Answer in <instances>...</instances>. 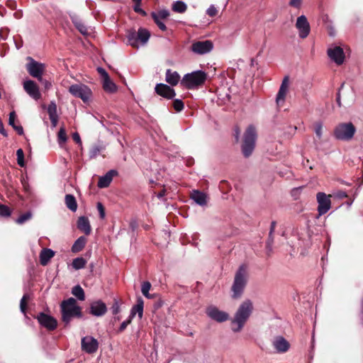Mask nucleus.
Masks as SVG:
<instances>
[{"label":"nucleus","mask_w":363,"mask_h":363,"mask_svg":"<svg viewBox=\"0 0 363 363\" xmlns=\"http://www.w3.org/2000/svg\"><path fill=\"white\" fill-rule=\"evenodd\" d=\"M103 88L104 91L110 93H113L117 90L116 85L111 79L108 74L104 72V79L103 80Z\"/></svg>","instance_id":"obj_26"},{"label":"nucleus","mask_w":363,"mask_h":363,"mask_svg":"<svg viewBox=\"0 0 363 363\" xmlns=\"http://www.w3.org/2000/svg\"><path fill=\"white\" fill-rule=\"evenodd\" d=\"M66 206L72 211L75 212L77 209V203L75 197L72 194H66L65 198Z\"/></svg>","instance_id":"obj_31"},{"label":"nucleus","mask_w":363,"mask_h":363,"mask_svg":"<svg viewBox=\"0 0 363 363\" xmlns=\"http://www.w3.org/2000/svg\"><path fill=\"white\" fill-rule=\"evenodd\" d=\"M86 260L83 257H77L73 259L72 266L74 269H80L85 267Z\"/></svg>","instance_id":"obj_37"},{"label":"nucleus","mask_w":363,"mask_h":363,"mask_svg":"<svg viewBox=\"0 0 363 363\" xmlns=\"http://www.w3.org/2000/svg\"><path fill=\"white\" fill-rule=\"evenodd\" d=\"M323 125L321 123L318 122L315 124V133L316 136L320 139L322 137Z\"/></svg>","instance_id":"obj_47"},{"label":"nucleus","mask_w":363,"mask_h":363,"mask_svg":"<svg viewBox=\"0 0 363 363\" xmlns=\"http://www.w3.org/2000/svg\"><path fill=\"white\" fill-rule=\"evenodd\" d=\"M97 209L99 211L100 218L102 219L104 218H105V208L101 203H100V202L97 203Z\"/></svg>","instance_id":"obj_51"},{"label":"nucleus","mask_w":363,"mask_h":363,"mask_svg":"<svg viewBox=\"0 0 363 363\" xmlns=\"http://www.w3.org/2000/svg\"><path fill=\"white\" fill-rule=\"evenodd\" d=\"M302 3V0H290L289 5L292 7L298 9Z\"/></svg>","instance_id":"obj_54"},{"label":"nucleus","mask_w":363,"mask_h":363,"mask_svg":"<svg viewBox=\"0 0 363 363\" xmlns=\"http://www.w3.org/2000/svg\"><path fill=\"white\" fill-rule=\"evenodd\" d=\"M75 28L84 35H88V29L86 26L84 25V23L79 20V19H74L72 21Z\"/></svg>","instance_id":"obj_36"},{"label":"nucleus","mask_w":363,"mask_h":363,"mask_svg":"<svg viewBox=\"0 0 363 363\" xmlns=\"http://www.w3.org/2000/svg\"><path fill=\"white\" fill-rule=\"evenodd\" d=\"M131 321H132V319H130V317L129 316V318L128 320L123 321L121 324V325H120V327H119V328L118 330V333H121L123 332L126 329L127 326L129 324H130Z\"/></svg>","instance_id":"obj_48"},{"label":"nucleus","mask_w":363,"mask_h":363,"mask_svg":"<svg viewBox=\"0 0 363 363\" xmlns=\"http://www.w3.org/2000/svg\"><path fill=\"white\" fill-rule=\"evenodd\" d=\"M273 242H274V235L272 234V237H270V232H269V238H268V240L267 241V247L268 249L271 250V247H272Z\"/></svg>","instance_id":"obj_55"},{"label":"nucleus","mask_w":363,"mask_h":363,"mask_svg":"<svg viewBox=\"0 0 363 363\" xmlns=\"http://www.w3.org/2000/svg\"><path fill=\"white\" fill-rule=\"evenodd\" d=\"M191 199L200 206L206 204V195L199 190L193 191Z\"/></svg>","instance_id":"obj_28"},{"label":"nucleus","mask_w":363,"mask_h":363,"mask_svg":"<svg viewBox=\"0 0 363 363\" xmlns=\"http://www.w3.org/2000/svg\"><path fill=\"white\" fill-rule=\"evenodd\" d=\"M11 210L10 208L4 204L0 203V216L4 218H8L11 214Z\"/></svg>","instance_id":"obj_39"},{"label":"nucleus","mask_w":363,"mask_h":363,"mask_svg":"<svg viewBox=\"0 0 363 363\" xmlns=\"http://www.w3.org/2000/svg\"><path fill=\"white\" fill-rule=\"evenodd\" d=\"M72 294L79 301H84L85 299L84 291L79 285L74 286L72 288Z\"/></svg>","instance_id":"obj_34"},{"label":"nucleus","mask_w":363,"mask_h":363,"mask_svg":"<svg viewBox=\"0 0 363 363\" xmlns=\"http://www.w3.org/2000/svg\"><path fill=\"white\" fill-rule=\"evenodd\" d=\"M16 118V114L14 111L9 113V124L13 127V128L17 132L19 135L23 134V128L21 125H16L15 120Z\"/></svg>","instance_id":"obj_30"},{"label":"nucleus","mask_w":363,"mask_h":363,"mask_svg":"<svg viewBox=\"0 0 363 363\" xmlns=\"http://www.w3.org/2000/svg\"><path fill=\"white\" fill-rule=\"evenodd\" d=\"M126 38L128 44L133 48H139V30L138 32L134 29H130L126 31Z\"/></svg>","instance_id":"obj_21"},{"label":"nucleus","mask_w":363,"mask_h":363,"mask_svg":"<svg viewBox=\"0 0 363 363\" xmlns=\"http://www.w3.org/2000/svg\"><path fill=\"white\" fill-rule=\"evenodd\" d=\"M99 342L92 336H86L82 339V349L88 354H93L97 351Z\"/></svg>","instance_id":"obj_12"},{"label":"nucleus","mask_w":363,"mask_h":363,"mask_svg":"<svg viewBox=\"0 0 363 363\" xmlns=\"http://www.w3.org/2000/svg\"><path fill=\"white\" fill-rule=\"evenodd\" d=\"M72 138L74 142L77 143H81V138L78 133H74L72 135Z\"/></svg>","instance_id":"obj_57"},{"label":"nucleus","mask_w":363,"mask_h":363,"mask_svg":"<svg viewBox=\"0 0 363 363\" xmlns=\"http://www.w3.org/2000/svg\"><path fill=\"white\" fill-rule=\"evenodd\" d=\"M360 316H361L362 323L363 324V296L362 297L361 301H360Z\"/></svg>","instance_id":"obj_60"},{"label":"nucleus","mask_w":363,"mask_h":363,"mask_svg":"<svg viewBox=\"0 0 363 363\" xmlns=\"http://www.w3.org/2000/svg\"><path fill=\"white\" fill-rule=\"evenodd\" d=\"M253 309L251 300L246 299L241 303L231 320V328L233 332H240L243 328Z\"/></svg>","instance_id":"obj_1"},{"label":"nucleus","mask_w":363,"mask_h":363,"mask_svg":"<svg viewBox=\"0 0 363 363\" xmlns=\"http://www.w3.org/2000/svg\"><path fill=\"white\" fill-rule=\"evenodd\" d=\"M186 4L181 1H177L174 2L172 5V10L177 13H183L186 11Z\"/></svg>","instance_id":"obj_35"},{"label":"nucleus","mask_w":363,"mask_h":363,"mask_svg":"<svg viewBox=\"0 0 363 363\" xmlns=\"http://www.w3.org/2000/svg\"><path fill=\"white\" fill-rule=\"evenodd\" d=\"M25 91L34 99L38 100L40 98L41 94L35 82L32 80L26 81L23 84Z\"/></svg>","instance_id":"obj_19"},{"label":"nucleus","mask_w":363,"mask_h":363,"mask_svg":"<svg viewBox=\"0 0 363 363\" xmlns=\"http://www.w3.org/2000/svg\"><path fill=\"white\" fill-rule=\"evenodd\" d=\"M29 299V296L28 294H24L21 300L20 303V308L21 311L26 313V309H27V302Z\"/></svg>","instance_id":"obj_44"},{"label":"nucleus","mask_w":363,"mask_h":363,"mask_svg":"<svg viewBox=\"0 0 363 363\" xmlns=\"http://www.w3.org/2000/svg\"><path fill=\"white\" fill-rule=\"evenodd\" d=\"M180 80V75L176 71L168 69L165 74V81L171 86H176Z\"/></svg>","instance_id":"obj_24"},{"label":"nucleus","mask_w":363,"mask_h":363,"mask_svg":"<svg viewBox=\"0 0 363 363\" xmlns=\"http://www.w3.org/2000/svg\"><path fill=\"white\" fill-rule=\"evenodd\" d=\"M206 13L211 17L216 16L218 13V10L214 6H211L206 11Z\"/></svg>","instance_id":"obj_52"},{"label":"nucleus","mask_w":363,"mask_h":363,"mask_svg":"<svg viewBox=\"0 0 363 363\" xmlns=\"http://www.w3.org/2000/svg\"><path fill=\"white\" fill-rule=\"evenodd\" d=\"M87 239L84 236H80L73 244L72 247V252L77 253L82 251L85 247Z\"/></svg>","instance_id":"obj_29"},{"label":"nucleus","mask_w":363,"mask_h":363,"mask_svg":"<svg viewBox=\"0 0 363 363\" xmlns=\"http://www.w3.org/2000/svg\"><path fill=\"white\" fill-rule=\"evenodd\" d=\"M141 4H135V5L133 7V10L135 12L142 15L143 16H145L147 15V13L140 8Z\"/></svg>","instance_id":"obj_50"},{"label":"nucleus","mask_w":363,"mask_h":363,"mask_svg":"<svg viewBox=\"0 0 363 363\" xmlns=\"http://www.w3.org/2000/svg\"><path fill=\"white\" fill-rule=\"evenodd\" d=\"M143 306H144V302L141 297H139L137 300V303L135 306H134L130 312V319H133V318L135 315L136 313H138V317L140 318H143Z\"/></svg>","instance_id":"obj_27"},{"label":"nucleus","mask_w":363,"mask_h":363,"mask_svg":"<svg viewBox=\"0 0 363 363\" xmlns=\"http://www.w3.org/2000/svg\"><path fill=\"white\" fill-rule=\"evenodd\" d=\"M48 113L50 117L57 116V105L55 102L51 101L50 104L48 105Z\"/></svg>","instance_id":"obj_41"},{"label":"nucleus","mask_w":363,"mask_h":363,"mask_svg":"<svg viewBox=\"0 0 363 363\" xmlns=\"http://www.w3.org/2000/svg\"><path fill=\"white\" fill-rule=\"evenodd\" d=\"M0 133L2 134L4 137L8 136L7 132L4 129V124H3L2 121H0Z\"/></svg>","instance_id":"obj_56"},{"label":"nucleus","mask_w":363,"mask_h":363,"mask_svg":"<svg viewBox=\"0 0 363 363\" xmlns=\"http://www.w3.org/2000/svg\"><path fill=\"white\" fill-rule=\"evenodd\" d=\"M356 132V128L352 123L338 124L333 130L334 137L340 140H350Z\"/></svg>","instance_id":"obj_6"},{"label":"nucleus","mask_w":363,"mask_h":363,"mask_svg":"<svg viewBox=\"0 0 363 363\" xmlns=\"http://www.w3.org/2000/svg\"><path fill=\"white\" fill-rule=\"evenodd\" d=\"M62 320L65 325H68L74 318L82 317V308L77 305L74 298H69L62 301L60 304Z\"/></svg>","instance_id":"obj_3"},{"label":"nucleus","mask_w":363,"mask_h":363,"mask_svg":"<svg viewBox=\"0 0 363 363\" xmlns=\"http://www.w3.org/2000/svg\"><path fill=\"white\" fill-rule=\"evenodd\" d=\"M248 279V267L245 264H242L235 273L233 283L231 286L232 298L238 299L242 296Z\"/></svg>","instance_id":"obj_2"},{"label":"nucleus","mask_w":363,"mask_h":363,"mask_svg":"<svg viewBox=\"0 0 363 363\" xmlns=\"http://www.w3.org/2000/svg\"><path fill=\"white\" fill-rule=\"evenodd\" d=\"M77 228L85 235H89L91 233V228L88 218L81 216L77 220Z\"/></svg>","instance_id":"obj_23"},{"label":"nucleus","mask_w":363,"mask_h":363,"mask_svg":"<svg viewBox=\"0 0 363 363\" xmlns=\"http://www.w3.org/2000/svg\"><path fill=\"white\" fill-rule=\"evenodd\" d=\"M111 310L113 315H116L120 312L119 303L116 299H114L113 303L111 307Z\"/></svg>","instance_id":"obj_49"},{"label":"nucleus","mask_w":363,"mask_h":363,"mask_svg":"<svg viewBox=\"0 0 363 363\" xmlns=\"http://www.w3.org/2000/svg\"><path fill=\"white\" fill-rule=\"evenodd\" d=\"M328 57L334 61L337 65H340L344 62L345 53L343 49L340 46H335L328 49Z\"/></svg>","instance_id":"obj_15"},{"label":"nucleus","mask_w":363,"mask_h":363,"mask_svg":"<svg viewBox=\"0 0 363 363\" xmlns=\"http://www.w3.org/2000/svg\"><path fill=\"white\" fill-rule=\"evenodd\" d=\"M256 140V129L254 125H250L244 133L241 145L242 153L245 157L247 158L252 155L255 147Z\"/></svg>","instance_id":"obj_4"},{"label":"nucleus","mask_w":363,"mask_h":363,"mask_svg":"<svg viewBox=\"0 0 363 363\" xmlns=\"http://www.w3.org/2000/svg\"><path fill=\"white\" fill-rule=\"evenodd\" d=\"M296 27L298 30L299 37L301 38L304 39L309 35L311 28L305 16L302 15L298 17L296 23Z\"/></svg>","instance_id":"obj_14"},{"label":"nucleus","mask_w":363,"mask_h":363,"mask_svg":"<svg viewBox=\"0 0 363 363\" xmlns=\"http://www.w3.org/2000/svg\"><path fill=\"white\" fill-rule=\"evenodd\" d=\"M331 195H327L323 192H318L316 195L318 212L320 216L325 214L331 207Z\"/></svg>","instance_id":"obj_9"},{"label":"nucleus","mask_w":363,"mask_h":363,"mask_svg":"<svg viewBox=\"0 0 363 363\" xmlns=\"http://www.w3.org/2000/svg\"><path fill=\"white\" fill-rule=\"evenodd\" d=\"M118 174V172L116 170L111 169L108 171L104 176L101 177L98 182V186L99 188H106L108 187L113 177Z\"/></svg>","instance_id":"obj_22"},{"label":"nucleus","mask_w":363,"mask_h":363,"mask_svg":"<svg viewBox=\"0 0 363 363\" xmlns=\"http://www.w3.org/2000/svg\"><path fill=\"white\" fill-rule=\"evenodd\" d=\"M235 141L238 142L239 140V135H240V129L238 128H236L235 130Z\"/></svg>","instance_id":"obj_62"},{"label":"nucleus","mask_w":363,"mask_h":363,"mask_svg":"<svg viewBox=\"0 0 363 363\" xmlns=\"http://www.w3.org/2000/svg\"><path fill=\"white\" fill-rule=\"evenodd\" d=\"M162 305H163V301L160 298H157L156 301H155V302L153 303L154 311L158 310L159 308H160L162 307Z\"/></svg>","instance_id":"obj_53"},{"label":"nucleus","mask_w":363,"mask_h":363,"mask_svg":"<svg viewBox=\"0 0 363 363\" xmlns=\"http://www.w3.org/2000/svg\"><path fill=\"white\" fill-rule=\"evenodd\" d=\"M57 136H58V140L60 143H65L67 141V133H66V130L64 128H60V129L58 132Z\"/></svg>","instance_id":"obj_46"},{"label":"nucleus","mask_w":363,"mask_h":363,"mask_svg":"<svg viewBox=\"0 0 363 363\" xmlns=\"http://www.w3.org/2000/svg\"><path fill=\"white\" fill-rule=\"evenodd\" d=\"M155 90L158 95L167 99H172L176 95L174 89L165 84H157Z\"/></svg>","instance_id":"obj_17"},{"label":"nucleus","mask_w":363,"mask_h":363,"mask_svg":"<svg viewBox=\"0 0 363 363\" xmlns=\"http://www.w3.org/2000/svg\"><path fill=\"white\" fill-rule=\"evenodd\" d=\"M172 106L177 112H180L184 107V102L181 99H174L172 102Z\"/></svg>","instance_id":"obj_42"},{"label":"nucleus","mask_w":363,"mask_h":363,"mask_svg":"<svg viewBox=\"0 0 363 363\" xmlns=\"http://www.w3.org/2000/svg\"><path fill=\"white\" fill-rule=\"evenodd\" d=\"M100 150L99 147H94L92 150V155L94 156H96L99 152Z\"/></svg>","instance_id":"obj_63"},{"label":"nucleus","mask_w":363,"mask_h":363,"mask_svg":"<svg viewBox=\"0 0 363 363\" xmlns=\"http://www.w3.org/2000/svg\"><path fill=\"white\" fill-rule=\"evenodd\" d=\"M276 226H277V222L274 220L272 221L271 223L270 230H269L270 237H272V235L274 233Z\"/></svg>","instance_id":"obj_59"},{"label":"nucleus","mask_w":363,"mask_h":363,"mask_svg":"<svg viewBox=\"0 0 363 363\" xmlns=\"http://www.w3.org/2000/svg\"><path fill=\"white\" fill-rule=\"evenodd\" d=\"M50 119L52 125L53 127H55L57 125V122H58V116H53V117H50Z\"/></svg>","instance_id":"obj_58"},{"label":"nucleus","mask_w":363,"mask_h":363,"mask_svg":"<svg viewBox=\"0 0 363 363\" xmlns=\"http://www.w3.org/2000/svg\"><path fill=\"white\" fill-rule=\"evenodd\" d=\"M207 315L212 320L218 323H223L229 319V314L225 311H220L216 306H209L206 309Z\"/></svg>","instance_id":"obj_11"},{"label":"nucleus","mask_w":363,"mask_h":363,"mask_svg":"<svg viewBox=\"0 0 363 363\" xmlns=\"http://www.w3.org/2000/svg\"><path fill=\"white\" fill-rule=\"evenodd\" d=\"M151 289V284L149 281H144L141 286V292L144 296L147 298H155L157 295L155 294H150L149 293L150 289Z\"/></svg>","instance_id":"obj_32"},{"label":"nucleus","mask_w":363,"mask_h":363,"mask_svg":"<svg viewBox=\"0 0 363 363\" xmlns=\"http://www.w3.org/2000/svg\"><path fill=\"white\" fill-rule=\"evenodd\" d=\"M106 305L101 300L94 301L90 304L89 313L94 316H103L106 313Z\"/></svg>","instance_id":"obj_16"},{"label":"nucleus","mask_w":363,"mask_h":363,"mask_svg":"<svg viewBox=\"0 0 363 363\" xmlns=\"http://www.w3.org/2000/svg\"><path fill=\"white\" fill-rule=\"evenodd\" d=\"M16 155H17V163L18 164L23 167L26 165L25 160H24V153L22 149H18L16 151Z\"/></svg>","instance_id":"obj_40"},{"label":"nucleus","mask_w":363,"mask_h":363,"mask_svg":"<svg viewBox=\"0 0 363 363\" xmlns=\"http://www.w3.org/2000/svg\"><path fill=\"white\" fill-rule=\"evenodd\" d=\"M151 14H155L157 19L164 20L169 16V12L167 10H160L157 13L152 12Z\"/></svg>","instance_id":"obj_43"},{"label":"nucleus","mask_w":363,"mask_h":363,"mask_svg":"<svg viewBox=\"0 0 363 363\" xmlns=\"http://www.w3.org/2000/svg\"><path fill=\"white\" fill-rule=\"evenodd\" d=\"M28 60L30 61L26 65V69L30 76L36 78L40 82H43V74L45 71V65L34 60L32 57H28Z\"/></svg>","instance_id":"obj_8"},{"label":"nucleus","mask_w":363,"mask_h":363,"mask_svg":"<svg viewBox=\"0 0 363 363\" xmlns=\"http://www.w3.org/2000/svg\"><path fill=\"white\" fill-rule=\"evenodd\" d=\"M55 256V252L49 248H44L40 253V262L43 266L48 264L49 261Z\"/></svg>","instance_id":"obj_25"},{"label":"nucleus","mask_w":363,"mask_h":363,"mask_svg":"<svg viewBox=\"0 0 363 363\" xmlns=\"http://www.w3.org/2000/svg\"><path fill=\"white\" fill-rule=\"evenodd\" d=\"M213 43L211 40L197 41L191 45V50L199 55L209 52L213 49Z\"/></svg>","instance_id":"obj_13"},{"label":"nucleus","mask_w":363,"mask_h":363,"mask_svg":"<svg viewBox=\"0 0 363 363\" xmlns=\"http://www.w3.org/2000/svg\"><path fill=\"white\" fill-rule=\"evenodd\" d=\"M139 30V40L141 45H145L150 38V33L145 28H140Z\"/></svg>","instance_id":"obj_33"},{"label":"nucleus","mask_w":363,"mask_h":363,"mask_svg":"<svg viewBox=\"0 0 363 363\" xmlns=\"http://www.w3.org/2000/svg\"><path fill=\"white\" fill-rule=\"evenodd\" d=\"M37 319L39 323L48 330H54L57 328V320L50 315L42 312L38 315Z\"/></svg>","instance_id":"obj_10"},{"label":"nucleus","mask_w":363,"mask_h":363,"mask_svg":"<svg viewBox=\"0 0 363 363\" xmlns=\"http://www.w3.org/2000/svg\"><path fill=\"white\" fill-rule=\"evenodd\" d=\"M69 91L72 96L80 98L84 102L88 101L92 94L91 89L83 84L71 85Z\"/></svg>","instance_id":"obj_7"},{"label":"nucleus","mask_w":363,"mask_h":363,"mask_svg":"<svg viewBox=\"0 0 363 363\" xmlns=\"http://www.w3.org/2000/svg\"><path fill=\"white\" fill-rule=\"evenodd\" d=\"M207 74L201 70L186 74L181 80V84L189 89L198 88L204 84Z\"/></svg>","instance_id":"obj_5"},{"label":"nucleus","mask_w":363,"mask_h":363,"mask_svg":"<svg viewBox=\"0 0 363 363\" xmlns=\"http://www.w3.org/2000/svg\"><path fill=\"white\" fill-rule=\"evenodd\" d=\"M289 77L285 76L282 80L281 84L279 87V90L277 95L276 101L278 106L282 104L286 98V95L289 89Z\"/></svg>","instance_id":"obj_18"},{"label":"nucleus","mask_w":363,"mask_h":363,"mask_svg":"<svg viewBox=\"0 0 363 363\" xmlns=\"http://www.w3.org/2000/svg\"><path fill=\"white\" fill-rule=\"evenodd\" d=\"M151 16L152 18V19L154 20L155 23L157 24V26H158V28L162 30V31H166L167 30V26H165V24L162 21V20H159L157 19V17L155 15V14H151Z\"/></svg>","instance_id":"obj_45"},{"label":"nucleus","mask_w":363,"mask_h":363,"mask_svg":"<svg viewBox=\"0 0 363 363\" xmlns=\"http://www.w3.org/2000/svg\"><path fill=\"white\" fill-rule=\"evenodd\" d=\"M337 196L340 199H344L347 197V194L345 191H340L337 194Z\"/></svg>","instance_id":"obj_61"},{"label":"nucleus","mask_w":363,"mask_h":363,"mask_svg":"<svg viewBox=\"0 0 363 363\" xmlns=\"http://www.w3.org/2000/svg\"><path fill=\"white\" fill-rule=\"evenodd\" d=\"M33 214L31 211H27L26 213L21 215L16 220V223L19 225H22L32 218Z\"/></svg>","instance_id":"obj_38"},{"label":"nucleus","mask_w":363,"mask_h":363,"mask_svg":"<svg viewBox=\"0 0 363 363\" xmlns=\"http://www.w3.org/2000/svg\"><path fill=\"white\" fill-rule=\"evenodd\" d=\"M99 72L101 74L103 79H104V72H106L103 68H98Z\"/></svg>","instance_id":"obj_64"},{"label":"nucleus","mask_w":363,"mask_h":363,"mask_svg":"<svg viewBox=\"0 0 363 363\" xmlns=\"http://www.w3.org/2000/svg\"><path fill=\"white\" fill-rule=\"evenodd\" d=\"M273 345L279 353L287 352L290 347L289 342L282 336L276 337L273 341Z\"/></svg>","instance_id":"obj_20"}]
</instances>
